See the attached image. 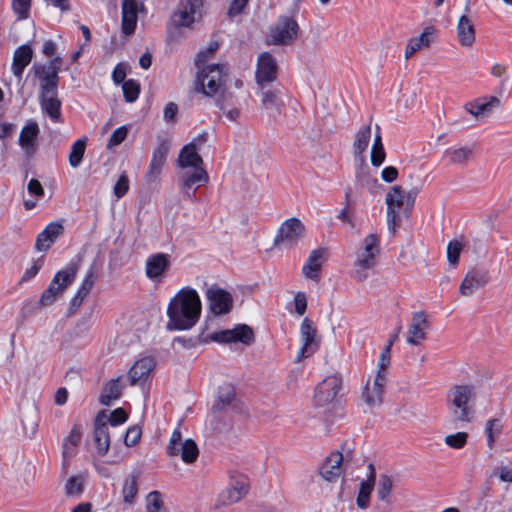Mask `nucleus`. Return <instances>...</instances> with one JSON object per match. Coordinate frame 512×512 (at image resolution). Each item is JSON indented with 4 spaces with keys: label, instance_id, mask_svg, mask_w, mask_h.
I'll return each instance as SVG.
<instances>
[{
    "label": "nucleus",
    "instance_id": "13d9d810",
    "mask_svg": "<svg viewBox=\"0 0 512 512\" xmlns=\"http://www.w3.org/2000/svg\"><path fill=\"white\" fill-rule=\"evenodd\" d=\"M137 20L136 13L122 12V31L125 35H131L135 31Z\"/></svg>",
    "mask_w": 512,
    "mask_h": 512
},
{
    "label": "nucleus",
    "instance_id": "20e7f679",
    "mask_svg": "<svg viewBox=\"0 0 512 512\" xmlns=\"http://www.w3.org/2000/svg\"><path fill=\"white\" fill-rule=\"evenodd\" d=\"M475 392L469 385H456L447 394V404L453 422H470L473 416Z\"/></svg>",
    "mask_w": 512,
    "mask_h": 512
},
{
    "label": "nucleus",
    "instance_id": "f03ea898",
    "mask_svg": "<svg viewBox=\"0 0 512 512\" xmlns=\"http://www.w3.org/2000/svg\"><path fill=\"white\" fill-rule=\"evenodd\" d=\"M418 188L406 190L401 185L391 186L385 195L386 221L389 232L395 234L404 220L413 212L418 196Z\"/></svg>",
    "mask_w": 512,
    "mask_h": 512
},
{
    "label": "nucleus",
    "instance_id": "c9c22d12",
    "mask_svg": "<svg viewBox=\"0 0 512 512\" xmlns=\"http://www.w3.org/2000/svg\"><path fill=\"white\" fill-rule=\"evenodd\" d=\"M33 58V50L29 45H22L14 51L12 71L13 74L21 78L24 69L30 64Z\"/></svg>",
    "mask_w": 512,
    "mask_h": 512
},
{
    "label": "nucleus",
    "instance_id": "1a4fd4ad",
    "mask_svg": "<svg viewBox=\"0 0 512 512\" xmlns=\"http://www.w3.org/2000/svg\"><path fill=\"white\" fill-rule=\"evenodd\" d=\"M40 104L42 110L52 120H60L61 101L58 98V83L40 81Z\"/></svg>",
    "mask_w": 512,
    "mask_h": 512
},
{
    "label": "nucleus",
    "instance_id": "de8ad7c7",
    "mask_svg": "<svg viewBox=\"0 0 512 512\" xmlns=\"http://www.w3.org/2000/svg\"><path fill=\"white\" fill-rule=\"evenodd\" d=\"M138 493L137 476L129 475L123 485L122 494L126 503L132 504Z\"/></svg>",
    "mask_w": 512,
    "mask_h": 512
},
{
    "label": "nucleus",
    "instance_id": "6ab92c4d",
    "mask_svg": "<svg viewBox=\"0 0 512 512\" xmlns=\"http://www.w3.org/2000/svg\"><path fill=\"white\" fill-rule=\"evenodd\" d=\"M344 456L340 451L331 452L319 468V475L327 482H336L344 474Z\"/></svg>",
    "mask_w": 512,
    "mask_h": 512
},
{
    "label": "nucleus",
    "instance_id": "473e14b6",
    "mask_svg": "<svg viewBox=\"0 0 512 512\" xmlns=\"http://www.w3.org/2000/svg\"><path fill=\"white\" fill-rule=\"evenodd\" d=\"M39 127L36 122H28L19 135V145L27 155H33L37 148Z\"/></svg>",
    "mask_w": 512,
    "mask_h": 512
},
{
    "label": "nucleus",
    "instance_id": "4d7b16f0",
    "mask_svg": "<svg viewBox=\"0 0 512 512\" xmlns=\"http://www.w3.org/2000/svg\"><path fill=\"white\" fill-rule=\"evenodd\" d=\"M501 423L499 419H490L486 423L485 433L487 436V444L489 447H492L495 441V435H498L501 431Z\"/></svg>",
    "mask_w": 512,
    "mask_h": 512
},
{
    "label": "nucleus",
    "instance_id": "5fc2aeb1",
    "mask_svg": "<svg viewBox=\"0 0 512 512\" xmlns=\"http://www.w3.org/2000/svg\"><path fill=\"white\" fill-rule=\"evenodd\" d=\"M393 488L392 479L387 475H382L377 488L378 498L382 501L389 502V496Z\"/></svg>",
    "mask_w": 512,
    "mask_h": 512
},
{
    "label": "nucleus",
    "instance_id": "e2e57ef3",
    "mask_svg": "<svg viewBox=\"0 0 512 512\" xmlns=\"http://www.w3.org/2000/svg\"><path fill=\"white\" fill-rule=\"evenodd\" d=\"M219 48L218 42L212 41L208 44L205 50H201L196 57L195 63L198 68L203 65Z\"/></svg>",
    "mask_w": 512,
    "mask_h": 512
},
{
    "label": "nucleus",
    "instance_id": "393cba45",
    "mask_svg": "<svg viewBox=\"0 0 512 512\" xmlns=\"http://www.w3.org/2000/svg\"><path fill=\"white\" fill-rule=\"evenodd\" d=\"M208 182V174L202 167H196L192 172H185L180 181L181 191L189 198L194 197L192 190Z\"/></svg>",
    "mask_w": 512,
    "mask_h": 512
},
{
    "label": "nucleus",
    "instance_id": "6e6552de",
    "mask_svg": "<svg viewBox=\"0 0 512 512\" xmlns=\"http://www.w3.org/2000/svg\"><path fill=\"white\" fill-rule=\"evenodd\" d=\"M305 225L296 217L285 220L279 227L278 233L274 238L276 247H293L305 235Z\"/></svg>",
    "mask_w": 512,
    "mask_h": 512
},
{
    "label": "nucleus",
    "instance_id": "cd10ccee",
    "mask_svg": "<svg viewBox=\"0 0 512 512\" xmlns=\"http://www.w3.org/2000/svg\"><path fill=\"white\" fill-rule=\"evenodd\" d=\"M500 106V99L496 96H489L465 104V110L476 119H482Z\"/></svg>",
    "mask_w": 512,
    "mask_h": 512
},
{
    "label": "nucleus",
    "instance_id": "7ed1b4c3",
    "mask_svg": "<svg viewBox=\"0 0 512 512\" xmlns=\"http://www.w3.org/2000/svg\"><path fill=\"white\" fill-rule=\"evenodd\" d=\"M380 251V237L377 234H368L362 240L355 253L351 272L357 282H364L369 277V271L376 266Z\"/></svg>",
    "mask_w": 512,
    "mask_h": 512
},
{
    "label": "nucleus",
    "instance_id": "9d476101",
    "mask_svg": "<svg viewBox=\"0 0 512 512\" xmlns=\"http://www.w3.org/2000/svg\"><path fill=\"white\" fill-rule=\"evenodd\" d=\"M225 66L212 64L204 67L197 76L201 91L206 96H214L223 84Z\"/></svg>",
    "mask_w": 512,
    "mask_h": 512
},
{
    "label": "nucleus",
    "instance_id": "2f4dec72",
    "mask_svg": "<svg viewBox=\"0 0 512 512\" xmlns=\"http://www.w3.org/2000/svg\"><path fill=\"white\" fill-rule=\"evenodd\" d=\"M325 261V250L316 249L313 250L307 259V262L302 267V274L305 278L319 281V274L322 270V265Z\"/></svg>",
    "mask_w": 512,
    "mask_h": 512
},
{
    "label": "nucleus",
    "instance_id": "58836bf2",
    "mask_svg": "<svg viewBox=\"0 0 512 512\" xmlns=\"http://www.w3.org/2000/svg\"><path fill=\"white\" fill-rule=\"evenodd\" d=\"M370 474L367 480L361 482L360 489L357 496V506L361 509H365L369 505L370 494L372 493L376 480L375 468L372 464H369Z\"/></svg>",
    "mask_w": 512,
    "mask_h": 512
},
{
    "label": "nucleus",
    "instance_id": "72a5a7b5",
    "mask_svg": "<svg viewBox=\"0 0 512 512\" xmlns=\"http://www.w3.org/2000/svg\"><path fill=\"white\" fill-rule=\"evenodd\" d=\"M474 148L471 145L465 146H452L445 150V159L453 165L465 166L472 159Z\"/></svg>",
    "mask_w": 512,
    "mask_h": 512
},
{
    "label": "nucleus",
    "instance_id": "0e129e2a",
    "mask_svg": "<svg viewBox=\"0 0 512 512\" xmlns=\"http://www.w3.org/2000/svg\"><path fill=\"white\" fill-rule=\"evenodd\" d=\"M128 128L126 126L118 127L110 136L107 147L112 148L120 145L127 137Z\"/></svg>",
    "mask_w": 512,
    "mask_h": 512
},
{
    "label": "nucleus",
    "instance_id": "f704fd0d",
    "mask_svg": "<svg viewBox=\"0 0 512 512\" xmlns=\"http://www.w3.org/2000/svg\"><path fill=\"white\" fill-rule=\"evenodd\" d=\"M63 226L59 223H50L46 228L38 235L36 240V249L39 251L48 250L51 245L55 242L58 236L63 233Z\"/></svg>",
    "mask_w": 512,
    "mask_h": 512
},
{
    "label": "nucleus",
    "instance_id": "4468645a",
    "mask_svg": "<svg viewBox=\"0 0 512 512\" xmlns=\"http://www.w3.org/2000/svg\"><path fill=\"white\" fill-rule=\"evenodd\" d=\"M388 380L381 375L370 376L362 389L361 397L369 407L382 404Z\"/></svg>",
    "mask_w": 512,
    "mask_h": 512
},
{
    "label": "nucleus",
    "instance_id": "8fccbe9b",
    "mask_svg": "<svg viewBox=\"0 0 512 512\" xmlns=\"http://www.w3.org/2000/svg\"><path fill=\"white\" fill-rule=\"evenodd\" d=\"M391 352H389V345H385L382 349L378 362L377 370L374 375H381L388 380V368L390 366Z\"/></svg>",
    "mask_w": 512,
    "mask_h": 512
},
{
    "label": "nucleus",
    "instance_id": "f8f14e48",
    "mask_svg": "<svg viewBox=\"0 0 512 512\" xmlns=\"http://www.w3.org/2000/svg\"><path fill=\"white\" fill-rule=\"evenodd\" d=\"M202 5V0H180L171 16V24L176 28L190 27Z\"/></svg>",
    "mask_w": 512,
    "mask_h": 512
},
{
    "label": "nucleus",
    "instance_id": "79ce46f5",
    "mask_svg": "<svg viewBox=\"0 0 512 512\" xmlns=\"http://www.w3.org/2000/svg\"><path fill=\"white\" fill-rule=\"evenodd\" d=\"M372 136L371 125L362 126L356 133L353 142V153L355 157L363 161V154L368 148Z\"/></svg>",
    "mask_w": 512,
    "mask_h": 512
},
{
    "label": "nucleus",
    "instance_id": "7c9ffc66",
    "mask_svg": "<svg viewBox=\"0 0 512 512\" xmlns=\"http://www.w3.org/2000/svg\"><path fill=\"white\" fill-rule=\"evenodd\" d=\"M261 100V107L270 110L273 116L280 114L279 89L272 84L257 85Z\"/></svg>",
    "mask_w": 512,
    "mask_h": 512
},
{
    "label": "nucleus",
    "instance_id": "a878e982",
    "mask_svg": "<svg viewBox=\"0 0 512 512\" xmlns=\"http://www.w3.org/2000/svg\"><path fill=\"white\" fill-rule=\"evenodd\" d=\"M488 282L487 274L483 271L472 269L463 278L459 292L462 296L469 297Z\"/></svg>",
    "mask_w": 512,
    "mask_h": 512
},
{
    "label": "nucleus",
    "instance_id": "052dcab7",
    "mask_svg": "<svg viewBox=\"0 0 512 512\" xmlns=\"http://www.w3.org/2000/svg\"><path fill=\"white\" fill-rule=\"evenodd\" d=\"M129 190V178L126 172H123L113 187V193L116 199L122 198Z\"/></svg>",
    "mask_w": 512,
    "mask_h": 512
},
{
    "label": "nucleus",
    "instance_id": "a18cd8bd",
    "mask_svg": "<svg viewBox=\"0 0 512 512\" xmlns=\"http://www.w3.org/2000/svg\"><path fill=\"white\" fill-rule=\"evenodd\" d=\"M86 149V139H79L73 143L71 151L68 155L69 165L72 168H77L82 162Z\"/></svg>",
    "mask_w": 512,
    "mask_h": 512
},
{
    "label": "nucleus",
    "instance_id": "4c0bfd02",
    "mask_svg": "<svg viewBox=\"0 0 512 512\" xmlns=\"http://www.w3.org/2000/svg\"><path fill=\"white\" fill-rule=\"evenodd\" d=\"M82 438V430L79 426H74L69 435L65 438L62 447L63 465H66L68 460L74 457L77 453V447Z\"/></svg>",
    "mask_w": 512,
    "mask_h": 512
},
{
    "label": "nucleus",
    "instance_id": "6e6d98bb",
    "mask_svg": "<svg viewBox=\"0 0 512 512\" xmlns=\"http://www.w3.org/2000/svg\"><path fill=\"white\" fill-rule=\"evenodd\" d=\"M467 439L468 434L466 432H457L455 434L446 435L444 442L453 449H461L466 445Z\"/></svg>",
    "mask_w": 512,
    "mask_h": 512
},
{
    "label": "nucleus",
    "instance_id": "f257e3e1",
    "mask_svg": "<svg viewBox=\"0 0 512 512\" xmlns=\"http://www.w3.org/2000/svg\"><path fill=\"white\" fill-rule=\"evenodd\" d=\"M201 313V301L198 293L192 288H183L171 299L167 315L169 329L186 330L193 327Z\"/></svg>",
    "mask_w": 512,
    "mask_h": 512
},
{
    "label": "nucleus",
    "instance_id": "5701e85b",
    "mask_svg": "<svg viewBox=\"0 0 512 512\" xmlns=\"http://www.w3.org/2000/svg\"><path fill=\"white\" fill-rule=\"evenodd\" d=\"M155 362L151 357H142L134 362L127 373V379L131 386L143 385L150 377Z\"/></svg>",
    "mask_w": 512,
    "mask_h": 512
},
{
    "label": "nucleus",
    "instance_id": "603ef678",
    "mask_svg": "<svg viewBox=\"0 0 512 512\" xmlns=\"http://www.w3.org/2000/svg\"><path fill=\"white\" fill-rule=\"evenodd\" d=\"M122 89L125 100L127 102H134L139 96L140 84L133 79H129L122 84Z\"/></svg>",
    "mask_w": 512,
    "mask_h": 512
},
{
    "label": "nucleus",
    "instance_id": "a211bd4d",
    "mask_svg": "<svg viewBox=\"0 0 512 512\" xmlns=\"http://www.w3.org/2000/svg\"><path fill=\"white\" fill-rule=\"evenodd\" d=\"M248 481L244 476L231 477L229 486L219 495V505L226 506L240 501L248 493Z\"/></svg>",
    "mask_w": 512,
    "mask_h": 512
},
{
    "label": "nucleus",
    "instance_id": "e433bc0d",
    "mask_svg": "<svg viewBox=\"0 0 512 512\" xmlns=\"http://www.w3.org/2000/svg\"><path fill=\"white\" fill-rule=\"evenodd\" d=\"M62 60L60 57H56L52 59L49 64L46 65H36L34 66L35 75L39 78V81H48L58 83L59 81V71L61 67Z\"/></svg>",
    "mask_w": 512,
    "mask_h": 512
},
{
    "label": "nucleus",
    "instance_id": "09e8293b",
    "mask_svg": "<svg viewBox=\"0 0 512 512\" xmlns=\"http://www.w3.org/2000/svg\"><path fill=\"white\" fill-rule=\"evenodd\" d=\"M146 512H167L159 491H152L146 496Z\"/></svg>",
    "mask_w": 512,
    "mask_h": 512
},
{
    "label": "nucleus",
    "instance_id": "4be33fe9",
    "mask_svg": "<svg viewBox=\"0 0 512 512\" xmlns=\"http://www.w3.org/2000/svg\"><path fill=\"white\" fill-rule=\"evenodd\" d=\"M206 296L209 309L214 315L227 314L232 309L233 299L229 292L218 287H210L206 291Z\"/></svg>",
    "mask_w": 512,
    "mask_h": 512
},
{
    "label": "nucleus",
    "instance_id": "aec40b11",
    "mask_svg": "<svg viewBox=\"0 0 512 512\" xmlns=\"http://www.w3.org/2000/svg\"><path fill=\"white\" fill-rule=\"evenodd\" d=\"M170 150V143L167 140L161 141L154 149L149 163L145 180L148 183H154L158 180L162 169L166 163V158Z\"/></svg>",
    "mask_w": 512,
    "mask_h": 512
},
{
    "label": "nucleus",
    "instance_id": "bb28decb",
    "mask_svg": "<svg viewBox=\"0 0 512 512\" xmlns=\"http://www.w3.org/2000/svg\"><path fill=\"white\" fill-rule=\"evenodd\" d=\"M456 38L459 45L463 48H471L475 44V25L467 15H462L458 19L456 25Z\"/></svg>",
    "mask_w": 512,
    "mask_h": 512
},
{
    "label": "nucleus",
    "instance_id": "ea45409f",
    "mask_svg": "<svg viewBox=\"0 0 512 512\" xmlns=\"http://www.w3.org/2000/svg\"><path fill=\"white\" fill-rule=\"evenodd\" d=\"M178 163L182 168L192 167L195 169L196 167H201L203 160L198 154L197 149H195V143H189L182 148L178 157Z\"/></svg>",
    "mask_w": 512,
    "mask_h": 512
},
{
    "label": "nucleus",
    "instance_id": "a19ab883",
    "mask_svg": "<svg viewBox=\"0 0 512 512\" xmlns=\"http://www.w3.org/2000/svg\"><path fill=\"white\" fill-rule=\"evenodd\" d=\"M236 395L234 387L231 384H224L219 388L218 398L214 403L213 411H226L234 406Z\"/></svg>",
    "mask_w": 512,
    "mask_h": 512
},
{
    "label": "nucleus",
    "instance_id": "9b49d317",
    "mask_svg": "<svg viewBox=\"0 0 512 512\" xmlns=\"http://www.w3.org/2000/svg\"><path fill=\"white\" fill-rule=\"evenodd\" d=\"M279 66L276 58L269 52H262L257 57L255 69L256 85L272 84L277 80Z\"/></svg>",
    "mask_w": 512,
    "mask_h": 512
},
{
    "label": "nucleus",
    "instance_id": "b1692460",
    "mask_svg": "<svg viewBox=\"0 0 512 512\" xmlns=\"http://www.w3.org/2000/svg\"><path fill=\"white\" fill-rule=\"evenodd\" d=\"M436 30L432 26L425 27L417 37L410 38L406 44L404 57L411 58L422 49L429 48L434 41Z\"/></svg>",
    "mask_w": 512,
    "mask_h": 512
},
{
    "label": "nucleus",
    "instance_id": "c85d7f7f",
    "mask_svg": "<svg viewBox=\"0 0 512 512\" xmlns=\"http://www.w3.org/2000/svg\"><path fill=\"white\" fill-rule=\"evenodd\" d=\"M170 266V257L164 253L150 256L146 261L145 271L149 279L159 281Z\"/></svg>",
    "mask_w": 512,
    "mask_h": 512
},
{
    "label": "nucleus",
    "instance_id": "dca6fc26",
    "mask_svg": "<svg viewBox=\"0 0 512 512\" xmlns=\"http://www.w3.org/2000/svg\"><path fill=\"white\" fill-rule=\"evenodd\" d=\"M317 330L313 326L312 321L309 318H304L300 327V336L302 340V346L295 358V362L299 363L303 359L313 355L318 347L319 341L316 339Z\"/></svg>",
    "mask_w": 512,
    "mask_h": 512
},
{
    "label": "nucleus",
    "instance_id": "69168bd1",
    "mask_svg": "<svg viewBox=\"0 0 512 512\" xmlns=\"http://www.w3.org/2000/svg\"><path fill=\"white\" fill-rule=\"evenodd\" d=\"M142 435V430L139 426L135 425L130 427L124 436V443L126 446L131 447L136 445Z\"/></svg>",
    "mask_w": 512,
    "mask_h": 512
},
{
    "label": "nucleus",
    "instance_id": "39448f33",
    "mask_svg": "<svg viewBox=\"0 0 512 512\" xmlns=\"http://www.w3.org/2000/svg\"><path fill=\"white\" fill-rule=\"evenodd\" d=\"M299 32L300 27L294 18L281 15L276 23L269 28L266 34V43L268 45L288 46L297 40Z\"/></svg>",
    "mask_w": 512,
    "mask_h": 512
},
{
    "label": "nucleus",
    "instance_id": "0eeeda50",
    "mask_svg": "<svg viewBox=\"0 0 512 512\" xmlns=\"http://www.w3.org/2000/svg\"><path fill=\"white\" fill-rule=\"evenodd\" d=\"M166 453L170 457L181 456V459L186 464L194 463L199 455V449L193 439L183 440L181 431L175 429L169 439L166 447Z\"/></svg>",
    "mask_w": 512,
    "mask_h": 512
},
{
    "label": "nucleus",
    "instance_id": "774afa93",
    "mask_svg": "<svg viewBox=\"0 0 512 512\" xmlns=\"http://www.w3.org/2000/svg\"><path fill=\"white\" fill-rule=\"evenodd\" d=\"M96 281V274L93 267H90V269L87 271V274L85 278L83 279L79 289L85 292L86 294H89L92 290L94 284Z\"/></svg>",
    "mask_w": 512,
    "mask_h": 512
},
{
    "label": "nucleus",
    "instance_id": "423d86ee",
    "mask_svg": "<svg viewBox=\"0 0 512 512\" xmlns=\"http://www.w3.org/2000/svg\"><path fill=\"white\" fill-rule=\"evenodd\" d=\"M78 268L72 264L56 273L49 286L44 290L40 298L43 306H49L55 302L57 297L64 293L68 286L74 281Z\"/></svg>",
    "mask_w": 512,
    "mask_h": 512
},
{
    "label": "nucleus",
    "instance_id": "2eb2a0df",
    "mask_svg": "<svg viewBox=\"0 0 512 512\" xmlns=\"http://www.w3.org/2000/svg\"><path fill=\"white\" fill-rule=\"evenodd\" d=\"M430 329L428 315L424 311L413 313L407 329L406 341L411 346H419L426 339Z\"/></svg>",
    "mask_w": 512,
    "mask_h": 512
},
{
    "label": "nucleus",
    "instance_id": "680f3d73",
    "mask_svg": "<svg viewBox=\"0 0 512 512\" xmlns=\"http://www.w3.org/2000/svg\"><path fill=\"white\" fill-rule=\"evenodd\" d=\"M128 418L127 413L123 408H117L113 410L109 416L106 415V422L110 427H116L119 424L124 423Z\"/></svg>",
    "mask_w": 512,
    "mask_h": 512
},
{
    "label": "nucleus",
    "instance_id": "c03bdc74",
    "mask_svg": "<svg viewBox=\"0 0 512 512\" xmlns=\"http://www.w3.org/2000/svg\"><path fill=\"white\" fill-rule=\"evenodd\" d=\"M87 480L85 474L74 475L68 478L65 484V493L70 497H79L83 491Z\"/></svg>",
    "mask_w": 512,
    "mask_h": 512
},
{
    "label": "nucleus",
    "instance_id": "3c124183",
    "mask_svg": "<svg viewBox=\"0 0 512 512\" xmlns=\"http://www.w3.org/2000/svg\"><path fill=\"white\" fill-rule=\"evenodd\" d=\"M350 197H351V190L347 189L346 192H345V204H344V207L339 212L337 218L341 222L349 224L350 226H353L354 225L353 224V220H352L353 208H352Z\"/></svg>",
    "mask_w": 512,
    "mask_h": 512
},
{
    "label": "nucleus",
    "instance_id": "49530a36",
    "mask_svg": "<svg viewBox=\"0 0 512 512\" xmlns=\"http://www.w3.org/2000/svg\"><path fill=\"white\" fill-rule=\"evenodd\" d=\"M465 246L464 239H454L447 244L446 254L450 265L456 266L459 261V257Z\"/></svg>",
    "mask_w": 512,
    "mask_h": 512
},
{
    "label": "nucleus",
    "instance_id": "864d4df0",
    "mask_svg": "<svg viewBox=\"0 0 512 512\" xmlns=\"http://www.w3.org/2000/svg\"><path fill=\"white\" fill-rule=\"evenodd\" d=\"M23 429L27 436L33 437L38 428V416L35 410L29 412L22 418Z\"/></svg>",
    "mask_w": 512,
    "mask_h": 512
},
{
    "label": "nucleus",
    "instance_id": "f3484780",
    "mask_svg": "<svg viewBox=\"0 0 512 512\" xmlns=\"http://www.w3.org/2000/svg\"><path fill=\"white\" fill-rule=\"evenodd\" d=\"M342 380L337 375H332L325 378L316 388L314 394V403L316 406L324 407L332 403L340 388Z\"/></svg>",
    "mask_w": 512,
    "mask_h": 512
},
{
    "label": "nucleus",
    "instance_id": "c756f323",
    "mask_svg": "<svg viewBox=\"0 0 512 512\" xmlns=\"http://www.w3.org/2000/svg\"><path fill=\"white\" fill-rule=\"evenodd\" d=\"M126 386L124 375L108 380L102 388L99 396V402L102 405H110L113 401L118 400L122 396L123 389Z\"/></svg>",
    "mask_w": 512,
    "mask_h": 512
},
{
    "label": "nucleus",
    "instance_id": "ddd939ff",
    "mask_svg": "<svg viewBox=\"0 0 512 512\" xmlns=\"http://www.w3.org/2000/svg\"><path fill=\"white\" fill-rule=\"evenodd\" d=\"M209 339L220 343L241 342L244 345H251L254 342V332L246 324H238L232 329L214 332Z\"/></svg>",
    "mask_w": 512,
    "mask_h": 512
},
{
    "label": "nucleus",
    "instance_id": "bf43d9fd",
    "mask_svg": "<svg viewBox=\"0 0 512 512\" xmlns=\"http://www.w3.org/2000/svg\"><path fill=\"white\" fill-rule=\"evenodd\" d=\"M32 0H12V9L17 14L18 19L28 18Z\"/></svg>",
    "mask_w": 512,
    "mask_h": 512
},
{
    "label": "nucleus",
    "instance_id": "37998d69",
    "mask_svg": "<svg viewBox=\"0 0 512 512\" xmlns=\"http://www.w3.org/2000/svg\"><path fill=\"white\" fill-rule=\"evenodd\" d=\"M376 128L377 133L374 136V142L370 152V161L374 167H380L385 161L386 153L379 133V127L377 126Z\"/></svg>",
    "mask_w": 512,
    "mask_h": 512
},
{
    "label": "nucleus",
    "instance_id": "412c9836",
    "mask_svg": "<svg viewBox=\"0 0 512 512\" xmlns=\"http://www.w3.org/2000/svg\"><path fill=\"white\" fill-rule=\"evenodd\" d=\"M93 442L96 447L97 454L104 456L110 448V431L106 422V413L101 411L96 416L94 422Z\"/></svg>",
    "mask_w": 512,
    "mask_h": 512
},
{
    "label": "nucleus",
    "instance_id": "338daca9",
    "mask_svg": "<svg viewBox=\"0 0 512 512\" xmlns=\"http://www.w3.org/2000/svg\"><path fill=\"white\" fill-rule=\"evenodd\" d=\"M220 110L222 112L221 114V118L223 119L224 122H227V123H236L238 122L240 116H241V111L239 108H236V107H225V106H220Z\"/></svg>",
    "mask_w": 512,
    "mask_h": 512
}]
</instances>
